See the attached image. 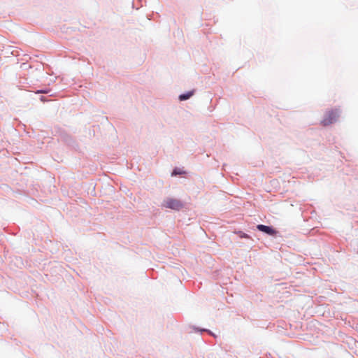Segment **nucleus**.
<instances>
[{
  "mask_svg": "<svg viewBox=\"0 0 358 358\" xmlns=\"http://www.w3.org/2000/svg\"><path fill=\"white\" fill-rule=\"evenodd\" d=\"M340 114L341 112L338 109H334L327 112L324 119L321 122L322 124L327 126L335 122L339 117Z\"/></svg>",
  "mask_w": 358,
  "mask_h": 358,
  "instance_id": "1",
  "label": "nucleus"
},
{
  "mask_svg": "<svg viewBox=\"0 0 358 358\" xmlns=\"http://www.w3.org/2000/svg\"><path fill=\"white\" fill-rule=\"evenodd\" d=\"M162 206L174 210H180L184 205L181 201L174 198H167L164 199Z\"/></svg>",
  "mask_w": 358,
  "mask_h": 358,
  "instance_id": "2",
  "label": "nucleus"
},
{
  "mask_svg": "<svg viewBox=\"0 0 358 358\" xmlns=\"http://www.w3.org/2000/svg\"><path fill=\"white\" fill-rule=\"evenodd\" d=\"M257 228L260 231L264 232L270 236H275L277 234V231L274 229L264 224H258Z\"/></svg>",
  "mask_w": 358,
  "mask_h": 358,
  "instance_id": "3",
  "label": "nucleus"
},
{
  "mask_svg": "<svg viewBox=\"0 0 358 358\" xmlns=\"http://www.w3.org/2000/svg\"><path fill=\"white\" fill-rule=\"evenodd\" d=\"M180 176L181 177H186L187 173L182 169L176 168L173 170V173H171V176Z\"/></svg>",
  "mask_w": 358,
  "mask_h": 358,
  "instance_id": "4",
  "label": "nucleus"
},
{
  "mask_svg": "<svg viewBox=\"0 0 358 358\" xmlns=\"http://www.w3.org/2000/svg\"><path fill=\"white\" fill-rule=\"evenodd\" d=\"M194 92H189L186 94H180L179 96V99L180 101H185V100H187L188 99H189L192 95H193Z\"/></svg>",
  "mask_w": 358,
  "mask_h": 358,
  "instance_id": "5",
  "label": "nucleus"
}]
</instances>
